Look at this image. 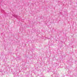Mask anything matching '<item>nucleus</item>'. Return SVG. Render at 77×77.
I'll list each match as a JSON object with an SVG mask.
<instances>
[{"mask_svg":"<svg viewBox=\"0 0 77 77\" xmlns=\"http://www.w3.org/2000/svg\"><path fill=\"white\" fill-rule=\"evenodd\" d=\"M2 12H5V11H4V10H2Z\"/></svg>","mask_w":77,"mask_h":77,"instance_id":"f03ea898","label":"nucleus"},{"mask_svg":"<svg viewBox=\"0 0 77 77\" xmlns=\"http://www.w3.org/2000/svg\"><path fill=\"white\" fill-rule=\"evenodd\" d=\"M14 17H15V18H19V16H17V15H14Z\"/></svg>","mask_w":77,"mask_h":77,"instance_id":"f257e3e1","label":"nucleus"}]
</instances>
